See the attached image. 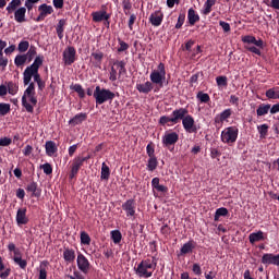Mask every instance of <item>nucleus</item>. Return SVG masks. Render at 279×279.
Masks as SVG:
<instances>
[{
	"instance_id": "obj_42",
	"label": "nucleus",
	"mask_w": 279,
	"mask_h": 279,
	"mask_svg": "<svg viewBox=\"0 0 279 279\" xmlns=\"http://www.w3.org/2000/svg\"><path fill=\"white\" fill-rule=\"evenodd\" d=\"M92 58L94 59V66L99 68L101 60L105 58V53H101L100 51L92 52Z\"/></svg>"
},
{
	"instance_id": "obj_36",
	"label": "nucleus",
	"mask_w": 279,
	"mask_h": 279,
	"mask_svg": "<svg viewBox=\"0 0 279 279\" xmlns=\"http://www.w3.org/2000/svg\"><path fill=\"white\" fill-rule=\"evenodd\" d=\"M53 154H57V144L52 141L46 142V156H53Z\"/></svg>"
},
{
	"instance_id": "obj_39",
	"label": "nucleus",
	"mask_w": 279,
	"mask_h": 279,
	"mask_svg": "<svg viewBox=\"0 0 279 279\" xmlns=\"http://www.w3.org/2000/svg\"><path fill=\"white\" fill-rule=\"evenodd\" d=\"M110 239L112 240V244H121L123 235L121 234V231L112 230L110 231Z\"/></svg>"
},
{
	"instance_id": "obj_31",
	"label": "nucleus",
	"mask_w": 279,
	"mask_h": 279,
	"mask_svg": "<svg viewBox=\"0 0 279 279\" xmlns=\"http://www.w3.org/2000/svg\"><path fill=\"white\" fill-rule=\"evenodd\" d=\"M24 191H27V193H33V197H40V190L38 189V183L29 182Z\"/></svg>"
},
{
	"instance_id": "obj_35",
	"label": "nucleus",
	"mask_w": 279,
	"mask_h": 279,
	"mask_svg": "<svg viewBox=\"0 0 279 279\" xmlns=\"http://www.w3.org/2000/svg\"><path fill=\"white\" fill-rule=\"evenodd\" d=\"M112 65H114L116 71L118 72V76H123L125 75V62L124 61H116L114 63H112Z\"/></svg>"
},
{
	"instance_id": "obj_12",
	"label": "nucleus",
	"mask_w": 279,
	"mask_h": 279,
	"mask_svg": "<svg viewBox=\"0 0 279 279\" xmlns=\"http://www.w3.org/2000/svg\"><path fill=\"white\" fill-rule=\"evenodd\" d=\"M53 7L49 4H40L38 5V17H35V22H43L46 20V16L51 15L53 13Z\"/></svg>"
},
{
	"instance_id": "obj_17",
	"label": "nucleus",
	"mask_w": 279,
	"mask_h": 279,
	"mask_svg": "<svg viewBox=\"0 0 279 279\" xmlns=\"http://www.w3.org/2000/svg\"><path fill=\"white\" fill-rule=\"evenodd\" d=\"M73 263H76V265H78V270L82 274H88L90 264L88 263V259L86 258V256H83L82 253H78V259L73 260Z\"/></svg>"
},
{
	"instance_id": "obj_50",
	"label": "nucleus",
	"mask_w": 279,
	"mask_h": 279,
	"mask_svg": "<svg viewBox=\"0 0 279 279\" xmlns=\"http://www.w3.org/2000/svg\"><path fill=\"white\" fill-rule=\"evenodd\" d=\"M81 244L88 246L90 244V236L86 231H81Z\"/></svg>"
},
{
	"instance_id": "obj_2",
	"label": "nucleus",
	"mask_w": 279,
	"mask_h": 279,
	"mask_svg": "<svg viewBox=\"0 0 279 279\" xmlns=\"http://www.w3.org/2000/svg\"><path fill=\"white\" fill-rule=\"evenodd\" d=\"M187 113H189L187 108L174 109V111H171V117L160 116V118L158 119V125L171 126V125H177L179 122H182V128L185 129V132L190 134H195L197 133L195 119L193 118V116H190Z\"/></svg>"
},
{
	"instance_id": "obj_40",
	"label": "nucleus",
	"mask_w": 279,
	"mask_h": 279,
	"mask_svg": "<svg viewBox=\"0 0 279 279\" xmlns=\"http://www.w3.org/2000/svg\"><path fill=\"white\" fill-rule=\"evenodd\" d=\"M16 51H20V53H24V51H29V48H35V46H29V43L27 40L20 41V45L14 46Z\"/></svg>"
},
{
	"instance_id": "obj_21",
	"label": "nucleus",
	"mask_w": 279,
	"mask_h": 279,
	"mask_svg": "<svg viewBox=\"0 0 279 279\" xmlns=\"http://www.w3.org/2000/svg\"><path fill=\"white\" fill-rule=\"evenodd\" d=\"M92 21L94 23H101L102 21H105V22L110 21V14H108L106 11L92 12Z\"/></svg>"
},
{
	"instance_id": "obj_47",
	"label": "nucleus",
	"mask_w": 279,
	"mask_h": 279,
	"mask_svg": "<svg viewBox=\"0 0 279 279\" xmlns=\"http://www.w3.org/2000/svg\"><path fill=\"white\" fill-rule=\"evenodd\" d=\"M9 112H11V105L0 102V117H5V114H9Z\"/></svg>"
},
{
	"instance_id": "obj_18",
	"label": "nucleus",
	"mask_w": 279,
	"mask_h": 279,
	"mask_svg": "<svg viewBox=\"0 0 279 279\" xmlns=\"http://www.w3.org/2000/svg\"><path fill=\"white\" fill-rule=\"evenodd\" d=\"M148 21H150V25L153 27H159L161 23H163V12L160 10H157L150 14V17H148Z\"/></svg>"
},
{
	"instance_id": "obj_15",
	"label": "nucleus",
	"mask_w": 279,
	"mask_h": 279,
	"mask_svg": "<svg viewBox=\"0 0 279 279\" xmlns=\"http://www.w3.org/2000/svg\"><path fill=\"white\" fill-rule=\"evenodd\" d=\"M16 227L25 226L29 222V218H27V208L16 209Z\"/></svg>"
},
{
	"instance_id": "obj_54",
	"label": "nucleus",
	"mask_w": 279,
	"mask_h": 279,
	"mask_svg": "<svg viewBox=\"0 0 279 279\" xmlns=\"http://www.w3.org/2000/svg\"><path fill=\"white\" fill-rule=\"evenodd\" d=\"M123 75H118V71H116V68H110V82H116L119 78H121Z\"/></svg>"
},
{
	"instance_id": "obj_13",
	"label": "nucleus",
	"mask_w": 279,
	"mask_h": 279,
	"mask_svg": "<svg viewBox=\"0 0 279 279\" xmlns=\"http://www.w3.org/2000/svg\"><path fill=\"white\" fill-rule=\"evenodd\" d=\"M262 265L265 266H278L279 267V254L265 253L262 254Z\"/></svg>"
},
{
	"instance_id": "obj_45",
	"label": "nucleus",
	"mask_w": 279,
	"mask_h": 279,
	"mask_svg": "<svg viewBox=\"0 0 279 279\" xmlns=\"http://www.w3.org/2000/svg\"><path fill=\"white\" fill-rule=\"evenodd\" d=\"M99 178L102 179V181H107L110 179V167H107L105 162H102V171H100Z\"/></svg>"
},
{
	"instance_id": "obj_55",
	"label": "nucleus",
	"mask_w": 279,
	"mask_h": 279,
	"mask_svg": "<svg viewBox=\"0 0 279 279\" xmlns=\"http://www.w3.org/2000/svg\"><path fill=\"white\" fill-rule=\"evenodd\" d=\"M146 153L148 158H155V147L153 146V143L147 144Z\"/></svg>"
},
{
	"instance_id": "obj_28",
	"label": "nucleus",
	"mask_w": 279,
	"mask_h": 279,
	"mask_svg": "<svg viewBox=\"0 0 279 279\" xmlns=\"http://www.w3.org/2000/svg\"><path fill=\"white\" fill-rule=\"evenodd\" d=\"M217 4V0H206L204 2V9L201 10V14L204 16H208L211 13V8Z\"/></svg>"
},
{
	"instance_id": "obj_8",
	"label": "nucleus",
	"mask_w": 279,
	"mask_h": 279,
	"mask_svg": "<svg viewBox=\"0 0 279 279\" xmlns=\"http://www.w3.org/2000/svg\"><path fill=\"white\" fill-rule=\"evenodd\" d=\"M166 81V66L163 63H158V69L150 72V83L163 87V82Z\"/></svg>"
},
{
	"instance_id": "obj_63",
	"label": "nucleus",
	"mask_w": 279,
	"mask_h": 279,
	"mask_svg": "<svg viewBox=\"0 0 279 279\" xmlns=\"http://www.w3.org/2000/svg\"><path fill=\"white\" fill-rule=\"evenodd\" d=\"M270 114L279 113V102L276 105H270Z\"/></svg>"
},
{
	"instance_id": "obj_56",
	"label": "nucleus",
	"mask_w": 279,
	"mask_h": 279,
	"mask_svg": "<svg viewBox=\"0 0 279 279\" xmlns=\"http://www.w3.org/2000/svg\"><path fill=\"white\" fill-rule=\"evenodd\" d=\"M217 86L227 87V76H217Z\"/></svg>"
},
{
	"instance_id": "obj_22",
	"label": "nucleus",
	"mask_w": 279,
	"mask_h": 279,
	"mask_svg": "<svg viewBox=\"0 0 279 279\" xmlns=\"http://www.w3.org/2000/svg\"><path fill=\"white\" fill-rule=\"evenodd\" d=\"M62 258L64 259V263L71 264L72 262L77 260V255H75L74 250L64 247Z\"/></svg>"
},
{
	"instance_id": "obj_6",
	"label": "nucleus",
	"mask_w": 279,
	"mask_h": 279,
	"mask_svg": "<svg viewBox=\"0 0 279 279\" xmlns=\"http://www.w3.org/2000/svg\"><path fill=\"white\" fill-rule=\"evenodd\" d=\"M92 96L94 97L95 104L101 106L106 102L112 101V99H116L117 94L112 93L110 89L97 86V89L94 90V95Z\"/></svg>"
},
{
	"instance_id": "obj_53",
	"label": "nucleus",
	"mask_w": 279,
	"mask_h": 279,
	"mask_svg": "<svg viewBox=\"0 0 279 279\" xmlns=\"http://www.w3.org/2000/svg\"><path fill=\"white\" fill-rule=\"evenodd\" d=\"M267 124H262L257 126V131L259 132V138H265V136H267Z\"/></svg>"
},
{
	"instance_id": "obj_41",
	"label": "nucleus",
	"mask_w": 279,
	"mask_h": 279,
	"mask_svg": "<svg viewBox=\"0 0 279 279\" xmlns=\"http://www.w3.org/2000/svg\"><path fill=\"white\" fill-rule=\"evenodd\" d=\"M195 99H198V102L201 104L211 102V97L208 96V94L203 92H198V94H195Z\"/></svg>"
},
{
	"instance_id": "obj_5",
	"label": "nucleus",
	"mask_w": 279,
	"mask_h": 279,
	"mask_svg": "<svg viewBox=\"0 0 279 279\" xmlns=\"http://www.w3.org/2000/svg\"><path fill=\"white\" fill-rule=\"evenodd\" d=\"M22 5V0H11L9 7H5V13H14V21L19 24L25 22L24 15L29 13V11H24V8L16 9Z\"/></svg>"
},
{
	"instance_id": "obj_43",
	"label": "nucleus",
	"mask_w": 279,
	"mask_h": 279,
	"mask_svg": "<svg viewBox=\"0 0 279 279\" xmlns=\"http://www.w3.org/2000/svg\"><path fill=\"white\" fill-rule=\"evenodd\" d=\"M155 169H158V158L151 157L147 159V171H155Z\"/></svg>"
},
{
	"instance_id": "obj_44",
	"label": "nucleus",
	"mask_w": 279,
	"mask_h": 279,
	"mask_svg": "<svg viewBox=\"0 0 279 279\" xmlns=\"http://www.w3.org/2000/svg\"><path fill=\"white\" fill-rule=\"evenodd\" d=\"M229 215V211H227V208L219 207L216 211H214V221H219V217H227Z\"/></svg>"
},
{
	"instance_id": "obj_52",
	"label": "nucleus",
	"mask_w": 279,
	"mask_h": 279,
	"mask_svg": "<svg viewBox=\"0 0 279 279\" xmlns=\"http://www.w3.org/2000/svg\"><path fill=\"white\" fill-rule=\"evenodd\" d=\"M186 15L184 13H180V16L177 17V24L174 25L175 29H181L182 25H184V19Z\"/></svg>"
},
{
	"instance_id": "obj_27",
	"label": "nucleus",
	"mask_w": 279,
	"mask_h": 279,
	"mask_svg": "<svg viewBox=\"0 0 279 279\" xmlns=\"http://www.w3.org/2000/svg\"><path fill=\"white\" fill-rule=\"evenodd\" d=\"M260 241H265V232L257 231L248 234V243L255 244Z\"/></svg>"
},
{
	"instance_id": "obj_46",
	"label": "nucleus",
	"mask_w": 279,
	"mask_h": 279,
	"mask_svg": "<svg viewBox=\"0 0 279 279\" xmlns=\"http://www.w3.org/2000/svg\"><path fill=\"white\" fill-rule=\"evenodd\" d=\"M8 250L9 252L14 253V258H22V252L16 248L14 243H9Z\"/></svg>"
},
{
	"instance_id": "obj_62",
	"label": "nucleus",
	"mask_w": 279,
	"mask_h": 279,
	"mask_svg": "<svg viewBox=\"0 0 279 279\" xmlns=\"http://www.w3.org/2000/svg\"><path fill=\"white\" fill-rule=\"evenodd\" d=\"M192 271H193V275L201 276V274H202L201 265L199 264H193Z\"/></svg>"
},
{
	"instance_id": "obj_29",
	"label": "nucleus",
	"mask_w": 279,
	"mask_h": 279,
	"mask_svg": "<svg viewBox=\"0 0 279 279\" xmlns=\"http://www.w3.org/2000/svg\"><path fill=\"white\" fill-rule=\"evenodd\" d=\"M265 97L269 100H279V87H272L265 92Z\"/></svg>"
},
{
	"instance_id": "obj_7",
	"label": "nucleus",
	"mask_w": 279,
	"mask_h": 279,
	"mask_svg": "<svg viewBox=\"0 0 279 279\" xmlns=\"http://www.w3.org/2000/svg\"><path fill=\"white\" fill-rule=\"evenodd\" d=\"M219 140L222 141V144L232 145L235 144L238 140V128L228 126L222 130V133L219 135Z\"/></svg>"
},
{
	"instance_id": "obj_61",
	"label": "nucleus",
	"mask_w": 279,
	"mask_h": 279,
	"mask_svg": "<svg viewBox=\"0 0 279 279\" xmlns=\"http://www.w3.org/2000/svg\"><path fill=\"white\" fill-rule=\"evenodd\" d=\"M219 27H222V32L230 33V24L225 21H219Z\"/></svg>"
},
{
	"instance_id": "obj_64",
	"label": "nucleus",
	"mask_w": 279,
	"mask_h": 279,
	"mask_svg": "<svg viewBox=\"0 0 279 279\" xmlns=\"http://www.w3.org/2000/svg\"><path fill=\"white\" fill-rule=\"evenodd\" d=\"M270 8H272V10L279 11V0H270Z\"/></svg>"
},
{
	"instance_id": "obj_1",
	"label": "nucleus",
	"mask_w": 279,
	"mask_h": 279,
	"mask_svg": "<svg viewBox=\"0 0 279 279\" xmlns=\"http://www.w3.org/2000/svg\"><path fill=\"white\" fill-rule=\"evenodd\" d=\"M41 58L38 57L35 59V62L33 64H29L26 69H24V72L22 73V80L24 86H27V89H24V95H22V107L24 110L27 111V113H33L34 106L38 105V99L35 98V84L29 83V81H33L35 83L43 82L40 80V74H38V69H40Z\"/></svg>"
},
{
	"instance_id": "obj_25",
	"label": "nucleus",
	"mask_w": 279,
	"mask_h": 279,
	"mask_svg": "<svg viewBox=\"0 0 279 279\" xmlns=\"http://www.w3.org/2000/svg\"><path fill=\"white\" fill-rule=\"evenodd\" d=\"M153 85H155V83L150 82H145L144 84H136V92L147 95L153 92Z\"/></svg>"
},
{
	"instance_id": "obj_26",
	"label": "nucleus",
	"mask_w": 279,
	"mask_h": 279,
	"mask_svg": "<svg viewBox=\"0 0 279 279\" xmlns=\"http://www.w3.org/2000/svg\"><path fill=\"white\" fill-rule=\"evenodd\" d=\"M193 250H195V242L187 241V243L182 244V247L180 248V255L184 256L187 254H193Z\"/></svg>"
},
{
	"instance_id": "obj_9",
	"label": "nucleus",
	"mask_w": 279,
	"mask_h": 279,
	"mask_svg": "<svg viewBox=\"0 0 279 279\" xmlns=\"http://www.w3.org/2000/svg\"><path fill=\"white\" fill-rule=\"evenodd\" d=\"M16 50L14 45L9 46L5 48V41L0 40V68H5L9 65V59L3 58V53L11 54Z\"/></svg>"
},
{
	"instance_id": "obj_14",
	"label": "nucleus",
	"mask_w": 279,
	"mask_h": 279,
	"mask_svg": "<svg viewBox=\"0 0 279 279\" xmlns=\"http://www.w3.org/2000/svg\"><path fill=\"white\" fill-rule=\"evenodd\" d=\"M70 90L75 92L76 94H78V98L83 99L86 98V96H92L94 95V92L96 90L95 88L88 87L86 88V90H83V86H81V84H75L70 86Z\"/></svg>"
},
{
	"instance_id": "obj_4",
	"label": "nucleus",
	"mask_w": 279,
	"mask_h": 279,
	"mask_svg": "<svg viewBox=\"0 0 279 279\" xmlns=\"http://www.w3.org/2000/svg\"><path fill=\"white\" fill-rule=\"evenodd\" d=\"M241 43H243V49L257 57H262L260 50L265 49V41L256 39L253 35H246L241 37Z\"/></svg>"
},
{
	"instance_id": "obj_23",
	"label": "nucleus",
	"mask_w": 279,
	"mask_h": 279,
	"mask_svg": "<svg viewBox=\"0 0 279 279\" xmlns=\"http://www.w3.org/2000/svg\"><path fill=\"white\" fill-rule=\"evenodd\" d=\"M150 186L158 193L169 192V187H166V185H160V179L158 178H153V180L150 181Z\"/></svg>"
},
{
	"instance_id": "obj_10",
	"label": "nucleus",
	"mask_w": 279,
	"mask_h": 279,
	"mask_svg": "<svg viewBox=\"0 0 279 279\" xmlns=\"http://www.w3.org/2000/svg\"><path fill=\"white\" fill-rule=\"evenodd\" d=\"M75 48L70 46L68 48H64V51L62 52V62L64 63V66H70L72 63H75Z\"/></svg>"
},
{
	"instance_id": "obj_20",
	"label": "nucleus",
	"mask_w": 279,
	"mask_h": 279,
	"mask_svg": "<svg viewBox=\"0 0 279 279\" xmlns=\"http://www.w3.org/2000/svg\"><path fill=\"white\" fill-rule=\"evenodd\" d=\"M84 159H76L73 160V163L70 165V174L69 178L70 180L74 179L75 175H77V171H81V168L83 167V161Z\"/></svg>"
},
{
	"instance_id": "obj_59",
	"label": "nucleus",
	"mask_w": 279,
	"mask_h": 279,
	"mask_svg": "<svg viewBox=\"0 0 279 279\" xmlns=\"http://www.w3.org/2000/svg\"><path fill=\"white\" fill-rule=\"evenodd\" d=\"M52 4H54V9L60 10L64 8V0H52Z\"/></svg>"
},
{
	"instance_id": "obj_30",
	"label": "nucleus",
	"mask_w": 279,
	"mask_h": 279,
	"mask_svg": "<svg viewBox=\"0 0 279 279\" xmlns=\"http://www.w3.org/2000/svg\"><path fill=\"white\" fill-rule=\"evenodd\" d=\"M27 62L35 63V58H27V57H24V56H16L14 58V65L16 68L23 66L24 63H27Z\"/></svg>"
},
{
	"instance_id": "obj_34",
	"label": "nucleus",
	"mask_w": 279,
	"mask_h": 279,
	"mask_svg": "<svg viewBox=\"0 0 279 279\" xmlns=\"http://www.w3.org/2000/svg\"><path fill=\"white\" fill-rule=\"evenodd\" d=\"M24 52H27L26 54H16V57H24V58H29V59H43V56H38L35 57L36 54H38V52H36L35 47H29V50H26ZM40 65H43V62H40Z\"/></svg>"
},
{
	"instance_id": "obj_51",
	"label": "nucleus",
	"mask_w": 279,
	"mask_h": 279,
	"mask_svg": "<svg viewBox=\"0 0 279 279\" xmlns=\"http://www.w3.org/2000/svg\"><path fill=\"white\" fill-rule=\"evenodd\" d=\"M14 264H16V266H20V269L22 270L27 268V260L22 259L20 257H14Z\"/></svg>"
},
{
	"instance_id": "obj_32",
	"label": "nucleus",
	"mask_w": 279,
	"mask_h": 279,
	"mask_svg": "<svg viewBox=\"0 0 279 279\" xmlns=\"http://www.w3.org/2000/svg\"><path fill=\"white\" fill-rule=\"evenodd\" d=\"M64 25H66V21L64 19L59 20L57 23V38H59V40L64 38Z\"/></svg>"
},
{
	"instance_id": "obj_60",
	"label": "nucleus",
	"mask_w": 279,
	"mask_h": 279,
	"mask_svg": "<svg viewBox=\"0 0 279 279\" xmlns=\"http://www.w3.org/2000/svg\"><path fill=\"white\" fill-rule=\"evenodd\" d=\"M11 145V138L2 137L0 138V147H9Z\"/></svg>"
},
{
	"instance_id": "obj_11",
	"label": "nucleus",
	"mask_w": 279,
	"mask_h": 279,
	"mask_svg": "<svg viewBox=\"0 0 279 279\" xmlns=\"http://www.w3.org/2000/svg\"><path fill=\"white\" fill-rule=\"evenodd\" d=\"M232 116V109H225L222 112H219L216 117H214V126L217 129L221 128V124L226 123L227 120Z\"/></svg>"
},
{
	"instance_id": "obj_57",
	"label": "nucleus",
	"mask_w": 279,
	"mask_h": 279,
	"mask_svg": "<svg viewBox=\"0 0 279 279\" xmlns=\"http://www.w3.org/2000/svg\"><path fill=\"white\" fill-rule=\"evenodd\" d=\"M40 170H44V173L46 175H51L52 173V168H51V165L49 163H44L43 166H40Z\"/></svg>"
},
{
	"instance_id": "obj_37",
	"label": "nucleus",
	"mask_w": 279,
	"mask_h": 279,
	"mask_svg": "<svg viewBox=\"0 0 279 279\" xmlns=\"http://www.w3.org/2000/svg\"><path fill=\"white\" fill-rule=\"evenodd\" d=\"M40 2V0H24V7H16V10L24 8V12H33L35 3Z\"/></svg>"
},
{
	"instance_id": "obj_16",
	"label": "nucleus",
	"mask_w": 279,
	"mask_h": 279,
	"mask_svg": "<svg viewBox=\"0 0 279 279\" xmlns=\"http://www.w3.org/2000/svg\"><path fill=\"white\" fill-rule=\"evenodd\" d=\"M121 208L126 213V217H134L136 214V203L134 199H129L121 205Z\"/></svg>"
},
{
	"instance_id": "obj_24",
	"label": "nucleus",
	"mask_w": 279,
	"mask_h": 279,
	"mask_svg": "<svg viewBox=\"0 0 279 279\" xmlns=\"http://www.w3.org/2000/svg\"><path fill=\"white\" fill-rule=\"evenodd\" d=\"M201 21V16L197 15L193 8L187 9V24L194 26L195 23Z\"/></svg>"
},
{
	"instance_id": "obj_49",
	"label": "nucleus",
	"mask_w": 279,
	"mask_h": 279,
	"mask_svg": "<svg viewBox=\"0 0 279 279\" xmlns=\"http://www.w3.org/2000/svg\"><path fill=\"white\" fill-rule=\"evenodd\" d=\"M129 50V44H125L121 38H118V53Z\"/></svg>"
},
{
	"instance_id": "obj_58",
	"label": "nucleus",
	"mask_w": 279,
	"mask_h": 279,
	"mask_svg": "<svg viewBox=\"0 0 279 279\" xmlns=\"http://www.w3.org/2000/svg\"><path fill=\"white\" fill-rule=\"evenodd\" d=\"M123 14L129 15V11H131V2L129 0H123Z\"/></svg>"
},
{
	"instance_id": "obj_33",
	"label": "nucleus",
	"mask_w": 279,
	"mask_h": 279,
	"mask_svg": "<svg viewBox=\"0 0 279 279\" xmlns=\"http://www.w3.org/2000/svg\"><path fill=\"white\" fill-rule=\"evenodd\" d=\"M86 113H78L75 114V117H73V119H70L69 123L70 125H81V123H83V121H86Z\"/></svg>"
},
{
	"instance_id": "obj_48",
	"label": "nucleus",
	"mask_w": 279,
	"mask_h": 279,
	"mask_svg": "<svg viewBox=\"0 0 279 279\" xmlns=\"http://www.w3.org/2000/svg\"><path fill=\"white\" fill-rule=\"evenodd\" d=\"M5 90H9V95L14 96L19 90V86H16V84L14 83L9 82V84L5 85Z\"/></svg>"
},
{
	"instance_id": "obj_3",
	"label": "nucleus",
	"mask_w": 279,
	"mask_h": 279,
	"mask_svg": "<svg viewBox=\"0 0 279 279\" xmlns=\"http://www.w3.org/2000/svg\"><path fill=\"white\" fill-rule=\"evenodd\" d=\"M157 266L158 259H155V257L142 259V262L136 265V268H134V274L136 277L148 279L153 277V272Z\"/></svg>"
},
{
	"instance_id": "obj_19",
	"label": "nucleus",
	"mask_w": 279,
	"mask_h": 279,
	"mask_svg": "<svg viewBox=\"0 0 279 279\" xmlns=\"http://www.w3.org/2000/svg\"><path fill=\"white\" fill-rule=\"evenodd\" d=\"M179 135L174 132L166 133L162 138L163 147H170L177 144Z\"/></svg>"
},
{
	"instance_id": "obj_38",
	"label": "nucleus",
	"mask_w": 279,
	"mask_h": 279,
	"mask_svg": "<svg viewBox=\"0 0 279 279\" xmlns=\"http://www.w3.org/2000/svg\"><path fill=\"white\" fill-rule=\"evenodd\" d=\"M268 113H270L269 104H260L259 107H257V117H265Z\"/></svg>"
}]
</instances>
